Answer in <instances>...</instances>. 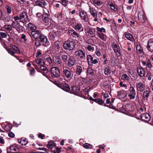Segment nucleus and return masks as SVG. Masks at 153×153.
I'll return each mask as SVG.
<instances>
[{"label":"nucleus","instance_id":"10","mask_svg":"<svg viewBox=\"0 0 153 153\" xmlns=\"http://www.w3.org/2000/svg\"><path fill=\"white\" fill-rule=\"evenodd\" d=\"M137 16L138 19L142 23L145 22L146 17L143 11L139 12L138 13Z\"/></svg>","mask_w":153,"mask_h":153},{"label":"nucleus","instance_id":"27","mask_svg":"<svg viewBox=\"0 0 153 153\" xmlns=\"http://www.w3.org/2000/svg\"><path fill=\"white\" fill-rule=\"evenodd\" d=\"M42 19L45 22H48L50 20V16L46 13H44L42 16Z\"/></svg>","mask_w":153,"mask_h":153},{"label":"nucleus","instance_id":"62","mask_svg":"<svg viewBox=\"0 0 153 153\" xmlns=\"http://www.w3.org/2000/svg\"><path fill=\"white\" fill-rule=\"evenodd\" d=\"M49 37L51 40H53L54 38V36L53 33H49Z\"/></svg>","mask_w":153,"mask_h":153},{"label":"nucleus","instance_id":"13","mask_svg":"<svg viewBox=\"0 0 153 153\" xmlns=\"http://www.w3.org/2000/svg\"><path fill=\"white\" fill-rule=\"evenodd\" d=\"M137 89L138 91L143 92L145 89V84L141 82H138L136 85Z\"/></svg>","mask_w":153,"mask_h":153},{"label":"nucleus","instance_id":"60","mask_svg":"<svg viewBox=\"0 0 153 153\" xmlns=\"http://www.w3.org/2000/svg\"><path fill=\"white\" fill-rule=\"evenodd\" d=\"M21 39H23L25 42H26L27 40L26 36L24 34H22L21 35Z\"/></svg>","mask_w":153,"mask_h":153},{"label":"nucleus","instance_id":"5","mask_svg":"<svg viewBox=\"0 0 153 153\" xmlns=\"http://www.w3.org/2000/svg\"><path fill=\"white\" fill-rule=\"evenodd\" d=\"M7 51L9 54L16 58H17V56L15 55L16 53L19 54L20 53V52L18 48L15 45L12 46L11 48H9L7 50Z\"/></svg>","mask_w":153,"mask_h":153},{"label":"nucleus","instance_id":"24","mask_svg":"<svg viewBox=\"0 0 153 153\" xmlns=\"http://www.w3.org/2000/svg\"><path fill=\"white\" fill-rule=\"evenodd\" d=\"M75 59L73 57L70 56L68 60V65L70 67L74 66L75 64Z\"/></svg>","mask_w":153,"mask_h":153},{"label":"nucleus","instance_id":"63","mask_svg":"<svg viewBox=\"0 0 153 153\" xmlns=\"http://www.w3.org/2000/svg\"><path fill=\"white\" fill-rule=\"evenodd\" d=\"M120 86L122 87L126 88L127 87V85L123 83V82L122 81L120 82Z\"/></svg>","mask_w":153,"mask_h":153},{"label":"nucleus","instance_id":"58","mask_svg":"<svg viewBox=\"0 0 153 153\" xmlns=\"http://www.w3.org/2000/svg\"><path fill=\"white\" fill-rule=\"evenodd\" d=\"M47 147L48 149H52L53 147V143H49L47 145Z\"/></svg>","mask_w":153,"mask_h":153},{"label":"nucleus","instance_id":"18","mask_svg":"<svg viewBox=\"0 0 153 153\" xmlns=\"http://www.w3.org/2000/svg\"><path fill=\"white\" fill-rule=\"evenodd\" d=\"M39 38L42 45L47 46L48 45V43L47 42V39L46 36L42 34Z\"/></svg>","mask_w":153,"mask_h":153},{"label":"nucleus","instance_id":"64","mask_svg":"<svg viewBox=\"0 0 153 153\" xmlns=\"http://www.w3.org/2000/svg\"><path fill=\"white\" fill-rule=\"evenodd\" d=\"M0 34L2 37L3 38H5L7 36V34L5 33L4 32H1L0 33Z\"/></svg>","mask_w":153,"mask_h":153},{"label":"nucleus","instance_id":"30","mask_svg":"<svg viewBox=\"0 0 153 153\" xmlns=\"http://www.w3.org/2000/svg\"><path fill=\"white\" fill-rule=\"evenodd\" d=\"M82 72V67L79 65H77L76 66L75 70L76 74L78 75H81Z\"/></svg>","mask_w":153,"mask_h":153},{"label":"nucleus","instance_id":"22","mask_svg":"<svg viewBox=\"0 0 153 153\" xmlns=\"http://www.w3.org/2000/svg\"><path fill=\"white\" fill-rule=\"evenodd\" d=\"M147 48L149 51L153 52V41L152 40L150 39L148 41Z\"/></svg>","mask_w":153,"mask_h":153},{"label":"nucleus","instance_id":"45","mask_svg":"<svg viewBox=\"0 0 153 153\" xmlns=\"http://www.w3.org/2000/svg\"><path fill=\"white\" fill-rule=\"evenodd\" d=\"M92 1L95 6H100L102 3L101 1L98 0H93Z\"/></svg>","mask_w":153,"mask_h":153},{"label":"nucleus","instance_id":"17","mask_svg":"<svg viewBox=\"0 0 153 153\" xmlns=\"http://www.w3.org/2000/svg\"><path fill=\"white\" fill-rule=\"evenodd\" d=\"M63 76L69 79H71L72 76V75L71 74V72L70 71L65 69L63 70Z\"/></svg>","mask_w":153,"mask_h":153},{"label":"nucleus","instance_id":"6","mask_svg":"<svg viewBox=\"0 0 153 153\" xmlns=\"http://www.w3.org/2000/svg\"><path fill=\"white\" fill-rule=\"evenodd\" d=\"M60 70H61V69L59 68L58 66L57 67H52L51 69L52 76L53 77L59 76Z\"/></svg>","mask_w":153,"mask_h":153},{"label":"nucleus","instance_id":"11","mask_svg":"<svg viewBox=\"0 0 153 153\" xmlns=\"http://www.w3.org/2000/svg\"><path fill=\"white\" fill-rule=\"evenodd\" d=\"M81 19L84 21L85 22H87L88 20V18L87 13L84 10H81L79 13Z\"/></svg>","mask_w":153,"mask_h":153},{"label":"nucleus","instance_id":"39","mask_svg":"<svg viewBox=\"0 0 153 153\" xmlns=\"http://www.w3.org/2000/svg\"><path fill=\"white\" fill-rule=\"evenodd\" d=\"M121 79L126 82H129V76L126 74H123L121 76Z\"/></svg>","mask_w":153,"mask_h":153},{"label":"nucleus","instance_id":"57","mask_svg":"<svg viewBox=\"0 0 153 153\" xmlns=\"http://www.w3.org/2000/svg\"><path fill=\"white\" fill-rule=\"evenodd\" d=\"M152 74L149 72L147 73L146 77L148 78V79L149 80H150L152 79L151 77Z\"/></svg>","mask_w":153,"mask_h":153},{"label":"nucleus","instance_id":"51","mask_svg":"<svg viewBox=\"0 0 153 153\" xmlns=\"http://www.w3.org/2000/svg\"><path fill=\"white\" fill-rule=\"evenodd\" d=\"M96 29L98 31L100 32V33H102V32L105 33V29L103 27L100 28L97 27L96 28Z\"/></svg>","mask_w":153,"mask_h":153},{"label":"nucleus","instance_id":"43","mask_svg":"<svg viewBox=\"0 0 153 153\" xmlns=\"http://www.w3.org/2000/svg\"><path fill=\"white\" fill-rule=\"evenodd\" d=\"M56 2H60L62 5L65 7L67 6L68 1V0H61L60 1H56Z\"/></svg>","mask_w":153,"mask_h":153},{"label":"nucleus","instance_id":"37","mask_svg":"<svg viewBox=\"0 0 153 153\" xmlns=\"http://www.w3.org/2000/svg\"><path fill=\"white\" fill-rule=\"evenodd\" d=\"M111 72L110 67L108 66H106L104 70V74L106 75H109L111 74Z\"/></svg>","mask_w":153,"mask_h":153},{"label":"nucleus","instance_id":"4","mask_svg":"<svg viewBox=\"0 0 153 153\" xmlns=\"http://www.w3.org/2000/svg\"><path fill=\"white\" fill-rule=\"evenodd\" d=\"M28 34L33 40V39H36L39 38L42 33L40 30H36L34 31L29 32Z\"/></svg>","mask_w":153,"mask_h":153},{"label":"nucleus","instance_id":"25","mask_svg":"<svg viewBox=\"0 0 153 153\" xmlns=\"http://www.w3.org/2000/svg\"><path fill=\"white\" fill-rule=\"evenodd\" d=\"M36 27L34 24L31 23H29L28 25L27 29L29 31H34L36 30Z\"/></svg>","mask_w":153,"mask_h":153},{"label":"nucleus","instance_id":"20","mask_svg":"<svg viewBox=\"0 0 153 153\" xmlns=\"http://www.w3.org/2000/svg\"><path fill=\"white\" fill-rule=\"evenodd\" d=\"M44 59L45 60V64L50 65L52 62L51 58L48 55H45L44 56Z\"/></svg>","mask_w":153,"mask_h":153},{"label":"nucleus","instance_id":"46","mask_svg":"<svg viewBox=\"0 0 153 153\" xmlns=\"http://www.w3.org/2000/svg\"><path fill=\"white\" fill-rule=\"evenodd\" d=\"M129 91V94L135 95L136 94L135 90L133 86H130Z\"/></svg>","mask_w":153,"mask_h":153},{"label":"nucleus","instance_id":"53","mask_svg":"<svg viewBox=\"0 0 153 153\" xmlns=\"http://www.w3.org/2000/svg\"><path fill=\"white\" fill-rule=\"evenodd\" d=\"M9 149L11 151V152H13V151H16L17 150V148L15 146H12L9 147Z\"/></svg>","mask_w":153,"mask_h":153},{"label":"nucleus","instance_id":"9","mask_svg":"<svg viewBox=\"0 0 153 153\" xmlns=\"http://www.w3.org/2000/svg\"><path fill=\"white\" fill-rule=\"evenodd\" d=\"M20 20L23 23L25 22L28 19V17L27 13L25 11H22L20 12Z\"/></svg>","mask_w":153,"mask_h":153},{"label":"nucleus","instance_id":"55","mask_svg":"<svg viewBox=\"0 0 153 153\" xmlns=\"http://www.w3.org/2000/svg\"><path fill=\"white\" fill-rule=\"evenodd\" d=\"M36 40V42L35 43V44L36 45V47H38L40 46L41 45V42H40L39 40L38 39H35Z\"/></svg>","mask_w":153,"mask_h":153},{"label":"nucleus","instance_id":"41","mask_svg":"<svg viewBox=\"0 0 153 153\" xmlns=\"http://www.w3.org/2000/svg\"><path fill=\"white\" fill-rule=\"evenodd\" d=\"M97 34L98 35V37L100 38V39H101L102 40L105 41H106V36L105 34L102 33H97Z\"/></svg>","mask_w":153,"mask_h":153},{"label":"nucleus","instance_id":"35","mask_svg":"<svg viewBox=\"0 0 153 153\" xmlns=\"http://www.w3.org/2000/svg\"><path fill=\"white\" fill-rule=\"evenodd\" d=\"M108 4L110 6L111 10H114V11H116L117 10V8L115 7V5L112 2L109 1Z\"/></svg>","mask_w":153,"mask_h":153},{"label":"nucleus","instance_id":"50","mask_svg":"<svg viewBox=\"0 0 153 153\" xmlns=\"http://www.w3.org/2000/svg\"><path fill=\"white\" fill-rule=\"evenodd\" d=\"M136 50L138 53H141L143 52L142 48L140 46H137L136 47Z\"/></svg>","mask_w":153,"mask_h":153},{"label":"nucleus","instance_id":"15","mask_svg":"<svg viewBox=\"0 0 153 153\" xmlns=\"http://www.w3.org/2000/svg\"><path fill=\"white\" fill-rule=\"evenodd\" d=\"M137 72L138 76L142 78L144 77L145 74V69L141 66L138 67Z\"/></svg>","mask_w":153,"mask_h":153},{"label":"nucleus","instance_id":"29","mask_svg":"<svg viewBox=\"0 0 153 153\" xmlns=\"http://www.w3.org/2000/svg\"><path fill=\"white\" fill-rule=\"evenodd\" d=\"M125 37L128 40L133 42L134 40V39L132 35L128 32H125L124 33Z\"/></svg>","mask_w":153,"mask_h":153},{"label":"nucleus","instance_id":"2","mask_svg":"<svg viewBox=\"0 0 153 153\" xmlns=\"http://www.w3.org/2000/svg\"><path fill=\"white\" fill-rule=\"evenodd\" d=\"M53 60L54 63L57 65V66L61 69V70L64 68V64L59 56H54L53 57Z\"/></svg>","mask_w":153,"mask_h":153},{"label":"nucleus","instance_id":"8","mask_svg":"<svg viewBox=\"0 0 153 153\" xmlns=\"http://www.w3.org/2000/svg\"><path fill=\"white\" fill-rule=\"evenodd\" d=\"M60 54L61 56L62 61L64 62H66L68 61V57H70L69 54L65 51H61Z\"/></svg>","mask_w":153,"mask_h":153},{"label":"nucleus","instance_id":"12","mask_svg":"<svg viewBox=\"0 0 153 153\" xmlns=\"http://www.w3.org/2000/svg\"><path fill=\"white\" fill-rule=\"evenodd\" d=\"M68 32L71 36L76 39L79 40L81 38L79 33L76 32L74 30H69Z\"/></svg>","mask_w":153,"mask_h":153},{"label":"nucleus","instance_id":"32","mask_svg":"<svg viewBox=\"0 0 153 153\" xmlns=\"http://www.w3.org/2000/svg\"><path fill=\"white\" fill-rule=\"evenodd\" d=\"M125 108L126 110L132 112L134 109V107L133 105L130 104H127L125 106Z\"/></svg>","mask_w":153,"mask_h":153},{"label":"nucleus","instance_id":"3","mask_svg":"<svg viewBox=\"0 0 153 153\" xmlns=\"http://www.w3.org/2000/svg\"><path fill=\"white\" fill-rule=\"evenodd\" d=\"M111 46L117 56V57L120 56L121 55L120 49L116 41L115 40L113 42Z\"/></svg>","mask_w":153,"mask_h":153},{"label":"nucleus","instance_id":"23","mask_svg":"<svg viewBox=\"0 0 153 153\" xmlns=\"http://www.w3.org/2000/svg\"><path fill=\"white\" fill-rule=\"evenodd\" d=\"M127 95V94L123 90L120 91L118 92L117 97L120 99H124Z\"/></svg>","mask_w":153,"mask_h":153},{"label":"nucleus","instance_id":"48","mask_svg":"<svg viewBox=\"0 0 153 153\" xmlns=\"http://www.w3.org/2000/svg\"><path fill=\"white\" fill-rule=\"evenodd\" d=\"M83 147L85 149H89L92 148V146L89 144L87 143H85L83 146Z\"/></svg>","mask_w":153,"mask_h":153},{"label":"nucleus","instance_id":"1","mask_svg":"<svg viewBox=\"0 0 153 153\" xmlns=\"http://www.w3.org/2000/svg\"><path fill=\"white\" fill-rule=\"evenodd\" d=\"M75 44L73 41L67 40L63 44V48L65 50L72 51L75 47Z\"/></svg>","mask_w":153,"mask_h":153},{"label":"nucleus","instance_id":"47","mask_svg":"<svg viewBox=\"0 0 153 153\" xmlns=\"http://www.w3.org/2000/svg\"><path fill=\"white\" fill-rule=\"evenodd\" d=\"M12 25H10L8 24H6L4 26V27L5 29L7 30L10 31L12 30Z\"/></svg>","mask_w":153,"mask_h":153},{"label":"nucleus","instance_id":"16","mask_svg":"<svg viewBox=\"0 0 153 153\" xmlns=\"http://www.w3.org/2000/svg\"><path fill=\"white\" fill-rule=\"evenodd\" d=\"M89 13L94 18H97V12L95 8L91 6H89Z\"/></svg>","mask_w":153,"mask_h":153},{"label":"nucleus","instance_id":"19","mask_svg":"<svg viewBox=\"0 0 153 153\" xmlns=\"http://www.w3.org/2000/svg\"><path fill=\"white\" fill-rule=\"evenodd\" d=\"M140 118L142 120L144 121H148L150 120L151 117L149 114L147 113H145L140 115Z\"/></svg>","mask_w":153,"mask_h":153},{"label":"nucleus","instance_id":"21","mask_svg":"<svg viewBox=\"0 0 153 153\" xmlns=\"http://www.w3.org/2000/svg\"><path fill=\"white\" fill-rule=\"evenodd\" d=\"M85 30L86 33H88L90 35L94 34L95 32L94 29L91 28L88 26H87L85 27Z\"/></svg>","mask_w":153,"mask_h":153},{"label":"nucleus","instance_id":"49","mask_svg":"<svg viewBox=\"0 0 153 153\" xmlns=\"http://www.w3.org/2000/svg\"><path fill=\"white\" fill-rule=\"evenodd\" d=\"M146 65L147 68H151L152 66L151 64V62L149 59H147L146 60Z\"/></svg>","mask_w":153,"mask_h":153},{"label":"nucleus","instance_id":"52","mask_svg":"<svg viewBox=\"0 0 153 153\" xmlns=\"http://www.w3.org/2000/svg\"><path fill=\"white\" fill-rule=\"evenodd\" d=\"M101 50L100 49L98 48L96 49L95 53L98 56H100L101 55Z\"/></svg>","mask_w":153,"mask_h":153},{"label":"nucleus","instance_id":"36","mask_svg":"<svg viewBox=\"0 0 153 153\" xmlns=\"http://www.w3.org/2000/svg\"><path fill=\"white\" fill-rule=\"evenodd\" d=\"M35 62L37 64L41 65H45V62L44 60L41 58L36 59Z\"/></svg>","mask_w":153,"mask_h":153},{"label":"nucleus","instance_id":"56","mask_svg":"<svg viewBox=\"0 0 153 153\" xmlns=\"http://www.w3.org/2000/svg\"><path fill=\"white\" fill-rule=\"evenodd\" d=\"M5 8L7 10V12L8 13H11V7L8 5H7L6 6Z\"/></svg>","mask_w":153,"mask_h":153},{"label":"nucleus","instance_id":"31","mask_svg":"<svg viewBox=\"0 0 153 153\" xmlns=\"http://www.w3.org/2000/svg\"><path fill=\"white\" fill-rule=\"evenodd\" d=\"M60 88L63 90L68 92L70 90V88L68 84L66 83H64L60 86Z\"/></svg>","mask_w":153,"mask_h":153},{"label":"nucleus","instance_id":"28","mask_svg":"<svg viewBox=\"0 0 153 153\" xmlns=\"http://www.w3.org/2000/svg\"><path fill=\"white\" fill-rule=\"evenodd\" d=\"M79 88L77 86H74L72 87L71 93L75 94L77 95L79 93Z\"/></svg>","mask_w":153,"mask_h":153},{"label":"nucleus","instance_id":"34","mask_svg":"<svg viewBox=\"0 0 153 153\" xmlns=\"http://www.w3.org/2000/svg\"><path fill=\"white\" fill-rule=\"evenodd\" d=\"M150 91L148 90L145 91L143 93V97L145 100H147L149 97Z\"/></svg>","mask_w":153,"mask_h":153},{"label":"nucleus","instance_id":"54","mask_svg":"<svg viewBox=\"0 0 153 153\" xmlns=\"http://www.w3.org/2000/svg\"><path fill=\"white\" fill-rule=\"evenodd\" d=\"M9 18L7 16H5L2 19V20L5 22H8L9 21Z\"/></svg>","mask_w":153,"mask_h":153},{"label":"nucleus","instance_id":"33","mask_svg":"<svg viewBox=\"0 0 153 153\" xmlns=\"http://www.w3.org/2000/svg\"><path fill=\"white\" fill-rule=\"evenodd\" d=\"M40 69L41 71H42V72H43L42 74L44 76L48 73V68L45 66H44L43 65H42V66H40Z\"/></svg>","mask_w":153,"mask_h":153},{"label":"nucleus","instance_id":"7","mask_svg":"<svg viewBox=\"0 0 153 153\" xmlns=\"http://www.w3.org/2000/svg\"><path fill=\"white\" fill-rule=\"evenodd\" d=\"M11 25L13 27L15 28L18 32H22L23 31V27L20 25L17 22L13 21Z\"/></svg>","mask_w":153,"mask_h":153},{"label":"nucleus","instance_id":"26","mask_svg":"<svg viewBox=\"0 0 153 153\" xmlns=\"http://www.w3.org/2000/svg\"><path fill=\"white\" fill-rule=\"evenodd\" d=\"M35 4L43 8H45V6L47 4L46 2L44 1H35Z\"/></svg>","mask_w":153,"mask_h":153},{"label":"nucleus","instance_id":"14","mask_svg":"<svg viewBox=\"0 0 153 153\" xmlns=\"http://www.w3.org/2000/svg\"><path fill=\"white\" fill-rule=\"evenodd\" d=\"M75 55L79 57L81 59H83L85 58V53L84 51L79 49L75 52Z\"/></svg>","mask_w":153,"mask_h":153},{"label":"nucleus","instance_id":"40","mask_svg":"<svg viewBox=\"0 0 153 153\" xmlns=\"http://www.w3.org/2000/svg\"><path fill=\"white\" fill-rule=\"evenodd\" d=\"M82 28V25L80 23H77L75 25L74 28L76 30H79Z\"/></svg>","mask_w":153,"mask_h":153},{"label":"nucleus","instance_id":"42","mask_svg":"<svg viewBox=\"0 0 153 153\" xmlns=\"http://www.w3.org/2000/svg\"><path fill=\"white\" fill-rule=\"evenodd\" d=\"M87 72L88 74L91 76H92L94 74V70L92 68H88Z\"/></svg>","mask_w":153,"mask_h":153},{"label":"nucleus","instance_id":"61","mask_svg":"<svg viewBox=\"0 0 153 153\" xmlns=\"http://www.w3.org/2000/svg\"><path fill=\"white\" fill-rule=\"evenodd\" d=\"M87 48L90 51H93L94 49V47L90 45H88L87 47Z\"/></svg>","mask_w":153,"mask_h":153},{"label":"nucleus","instance_id":"44","mask_svg":"<svg viewBox=\"0 0 153 153\" xmlns=\"http://www.w3.org/2000/svg\"><path fill=\"white\" fill-rule=\"evenodd\" d=\"M18 141L22 145H25L28 143L26 139L24 138H22L21 140H18Z\"/></svg>","mask_w":153,"mask_h":153},{"label":"nucleus","instance_id":"59","mask_svg":"<svg viewBox=\"0 0 153 153\" xmlns=\"http://www.w3.org/2000/svg\"><path fill=\"white\" fill-rule=\"evenodd\" d=\"M135 94H128V96L129 97L130 100H133L135 98Z\"/></svg>","mask_w":153,"mask_h":153},{"label":"nucleus","instance_id":"38","mask_svg":"<svg viewBox=\"0 0 153 153\" xmlns=\"http://www.w3.org/2000/svg\"><path fill=\"white\" fill-rule=\"evenodd\" d=\"M87 59L88 61V64L90 65H92V62L93 60L92 56L90 55H87Z\"/></svg>","mask_w":153,"mask_h":153}]
</instances>
